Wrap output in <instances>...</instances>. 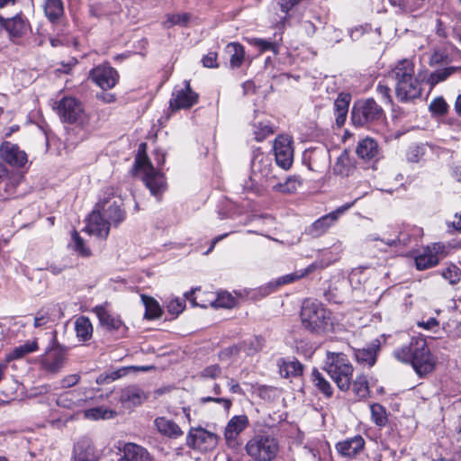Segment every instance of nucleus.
<instances>
[{
	"label": "nucleus",
	"instance_id": "obj_54",
	"mask_svg": "<svg viewBox=\"0 0 461 461\" xmlns=\"http://www.w3.org/2000/svg\"><path fill=\"white\" fill-rule=\"evenodd\" d=\"M448 105L443 97L435 98L429 104V111L436 115H444L447 112Z\"/></svg>",
	"mask_w": 461,
	"mask_h": 461
},
{
	"label": "nucleus",
	"instance_id": "obj_59",
	"mask_svg": "<svg viewBox=\"0 0 461 461\" xmlns=\"http://www.w3.org/2000/svg\"><path fill=\"white\" fill-rule=\"evenodd\" d=\"M50 321V313L47 311L41 310L35 315L33 325L35 328H41L46 326Z\"/></svg>",
	"mask_w": 461,
	"mask_h": 461
},
{
	"label": "nucleus",
	"instance_id": "obj_11",
	"mask_svg": "<svg viewBox=\"0 0 461 461\" xmlns=\"http://www.w3.org/2000/svg\"><path fill=\"white\" fill-rule=\"evenodd\" d=\"M66 359V348L54 339L52 346L40 357L39 361L45 372L57 374L64 367Z\"/></svg>",
	"mask_w": 461,
	"mask_h": 461
},
{
	"label": "nucleus",
	"instance_id": "obj_48",
	"mask_svg": "<svg viewBox=\"0 0 461 461\" xmlns=\"http://www.w3.org/2000/svg\"><path fill=\"white\" fill-rule=\"evenodd\" d=\"M300 185V182L295 177H289L285 183L276 182L273 190L281 193H293Z\"/></svg>",
	"mask_w": 461,
	"mask_h": 461
},
{
	"label": "nucleus",
	"instance_id": "obj_24",
	"mask_svg": "<svg viewBox=\"0 0 461 461\" xmlns=\"http://www.w3.org/2000/svg\"><path fill=\"white\" fill-rule=\"evenodd\" d=\"M154 425L161 435L169 438H178L184 434L181 428L175 421L166 417L156 418Z\"/></svg>",
	"mask_w": 461,
	"mask_h": 461
},
{
	"label": "nucleus",
	"instance_id": "obj_31",
	"mask_svg": "<svg viewBox=\"0 0 461 461\" xmlns=\"http://www.w3.org/2000/svg\"><path fill=\"white\" fill-rule=\"evenodd\" d=\"M39 349L37 339L28 340L24 344L15 347L7 356L6 362L20 359L26 355L33 353Z\"/></svg>",
	"mask_w": 461,
	"mask_h": 461
},
{
	"label": "nucleus",
	"instance_id": "obj_56",
	"mask_svg": "<svg viewBox=\"0 0 461 461\" xmlns=\"http://www.w3.org/2000/svg\"><path fill=\"white\" fill-rule=\"evenodd\" d=\"M200 402L202 404H205L207 402H215L222 406L224 411L226 413H229L231 406H232V401L230 399L222 398V397H202L200 399Z\"/></svg>",
	"mask_w": 461,
	"mask_h": 461
},
{
	"label": "nucleus",
	"instance_id": "obj_1",
	"mask_svg": "<svg viewBox=\"0 0 461 461\" xmlns=\"http://www.w3.org/2000/svg\"><path fill=\"white\" fill-rule=\"evenodd\" d=\"M389 77L394 80L395 94L400 101L413 100L421 95V82L415 76L411 60L404 59L398 61L389 72Z\"/></svg>",
	"mask_w": 461,
	"mask_h": 461
},
{
	"label": "nucleus",
	"instance_id": "obj_46",
	"mask_svg": "<svg viewBox=\"0 0 461 461\" xmlns=\"http://www.w3.org/2000/svg\"><path fill=\"white\" fill-rule=\"evenodd\" d=\"M314 268H315V266L312 264V265L308 266L304 269L296 271L292 274L285 275L277 280V285L289 284V283H293L296 280H299V279L303 278V276H305L306 275H308L309 273L312 272Z\"/></svg>",
	"mask_w": 461,
	"mask_h": 461
},
{
	"label": "nucleus",
	"instance_id": "obj_13",
	"mask_svg": "<svg viewBox=\"0 0 461 461\" xmlns=\"http://www.w3.org/2000/svg\"><path fill=\"white\" fill-rule=\"evenodd\" d=\"M0 26L5 29L9 40L18 44L31 30V24L26 17L19 14L12 18L0 15Z\"/></svg>",
	"mask_w": 461,
	"mask_h": 461
},
{
	"label": "nucleus",
	"instance_id": "obj_26",
	"mask_svg": "<svg viewBox=\"0 0 461 461\" xmlns=\"http://www.w3.org/2000/svg\"><path fill=\"white\" fill-rule=\"evenodd\" d=\"M249 180L251 182V187L254 188L257 193L269 188L273 190L276 183L277 182L273 166L262 172V176L260 175L257 177H249Z\"/></svg>",
	"mask_w": 461,
	"mask_h": 461
},
{
	"label": "nucleus",
	"instance_id": "obj_41",
	"mask_svg": "<svg viewBox=\"0 0 461 461\" xmlns=\"http://www.w3.org/2000/svg\"><path fill=\"white\" fill-rule=\"evenodd\" d=\"M252 132L257 141H263L274 133V130L268 122H257L252 125Z\"/></svg>",
	"mask_w": 461,
	"mask_h": 461
},
{
	"label": "nucleus",
	"instance_id": "obj_18",
	"mask_svg": "<svg viewBox=\"0 0 461 461\" xmlns=\"http://www.w3.org/2000/svg\"><path fill=\"white\" fill-rule=\"evenodd\" d=\"M90 77L98 86L106 90L116 85L119 76L113 68L101 65L91 70Z\"/></svg>",
	"mask_w": 461,
	"mask_h": 461
},
{
	"label": "nucleus",
	"instance_id": "obj_51",
	"mask_svg": "<svg viewBox=\"0 0 461 461\" xmlns=\"http://www.w3.org/2000/svg\"><path fill=\"white\" fill-rule=\"evenodd\" d=\"M249 42L251 45L258 48L261 52L267 51V50H271V51L276 53V51H277L276 45L272 41L263 40V39H259V38H252L249 41Z\"/></svg>",
	"mask_w": 461,
	"mask_h": 461
},
{
	"label": "nucleus",
	"instance_id": "obj_15",
	"mask_svg": "<svg viewBox=\"0 0 461 461\" xmlns=\"http://www.w3.org/2000/svg\"><path fill=\"white\" fill-rule=\"evenodd\" d=\"M359 199L357 197L353 202L337 208L335 211L319 218L310 227L309 233L312 237H320L323 235L354 203Z\"/></svg>",
	"mask_w": 461,
	"mask_h": 461
},
{
	"label": "nucleus",
	"instance_id": "obj_37",
	"mask_svg": "<svg viewBox=\"0 0 461 461\" xmlns=\"http://www.w3.org/2000/svg\"><path fill=\"white\" fill-rule=\"evenodd\" d=\"M230 54V64L232 68H240L244 60L245 50L241 44L237 42L229 43L226 47Z\"/></svg>",
	"mask_w": 461,
	"mask_h": 461
},
{
	"label": "nucleus",
	"instance_id": "obj_9",
	"mask_svg": "<svg viewBox=\"0 0 461 461\" xmlns=\"http://www.w3.org/2000/svg\"><path fill=\"white\" fill-rule=\"evenodd\" d=\"M384 111L373 99L357 102L351 113V121L355 126L363 127L381 120Z\"/></svg>",
	"mask_w": 461,
	"mask_h": 461
},
{
	"label": "nucleus",
	"instance_id": "obj_17",
	"mask_svg": "<svg viewBox=\"0 0 461 461\" xmlns=\"http://www.w3.org/2000/svg\"><path fill=\"white\" fill-rule=\"evenodd\" d=\"M426 339L422 336L412 337L408 344L393 351L395 358L402 363L411 364L421 350H425Z\"/></svg>",
	"mask_w": 461,
	"mask_h": 461
},
{
	"label": "nucleus",
	"instance_id": "obj_60",
	"mask_svg": "<svg viewBox=\"0 0 461 461\" xmlns=\"http://www.w3.org/2000/svg\"><path fill=\"white\" fill-rule=\"evenodd\" d=\"M221 374V368L218 365H212L201 372L202 378L215 379Z\"/></svg>",
	"mask_w": 461,
	"mask_h": 461
},
{
	"label": "nucleus",
	"instance_id": "obj_4",
	"mask_svg": "<svg viewBox=\"0 0 461 461\" xmlns=\"http://www.w3.org/2000/svg\"><path fill=\"white\" fill-rule=\"evenodd\" d=\"M245 451L254 461H272L277 456L279 444L274 436L261 432L247 441Z\"/></svg>",
	"mask_w": 461,
	"mask_h": 461
},
{
	"label": "nucleus",
	"instance_id": "obj_55",
	"mask_svg": "<svg viewBox=\"0 0 461 461\" xmlns=\"http://www.w3.org/2000/svg\"><path fill=\"white\" fill-rule=\"evenodd\" d=\"M74 453V461H95L93 450L89 447L86 449H82V447L77 445L75 447Z\"/></svg>",
	"mask_w": 461,
	"mask_h": 461
},
{
	"label": "nucleus",
	"instance_id": "obj_34",
	"mask_svg": "<svg viewBox=\"0 0 461 461\" xmlns=\"http://www.w3.org/2000/svg\"><path fill=\"white\" fill-rule=\"evenodd\" d=\"M278 366L280 375L285 378L298 376L303 373V366L296 359H283Z\"/></svg>",
	"mask_w": 461,
	"mask_h": 461
},
{
	"label": "nucleus",
	"instance_id": "obj_5",
	"mask_svg": "<svg viewBox=\"0 0 461 461\" xmlns=\"http://www.w3.org/2000/svg\"><path fill=\"white\" fill-rule=\"evenodd\" d=\"M136 175H140L145 185L154 196H159L166 190L164 176L156 171L145 153L137 155L134 162Z\"/></svg>",
	"mask_w": 461,
	"mask_h": 461
},
{
	"label": "nucleus",
	"instance_id": "obj_3",
	"mask_svg": "<svg viewBox=\"0 0 461 461\" xmlns=\"http://www.w3.org/2000/svg\"><path fill=\"white\" fill-rule=\"evenodd\" d=\"M301 319L304 328L312 332L329 330L332 325L330 312L315 300L303 301Z\"/></svg>",
	"mask_w": 461,
	"mask_h": 461
},
{
	"label": "nucleus",
	"instance_id": "obj_16",
	"mask_svg": "<svg viewBox=\"0 0 461 461\" xmlns=\"http://www.w3.org/2000/svg\"><path fill=\"white\" fill-rule=\"evenodd\" d=\"M293 140L290 136L280 135L274 142V152L276 164L283 169H288L294 161Z\"/></svg>",
	"mask_w": 461,
	"mask_h": 461
},
{
	"label": "nucleus",
	"instance_id": "obj_38",
	"mask_svg": "<svg viewBox=\"0 0 461 461\" xmlns=\"http://www.w3.org/2000/svg\"><path fill=\"white\" fill-rule=\"evenodd\" d=\"M141 299L145 305V317L147 319L154 320L161 316L162 310L158 303L154 298L142 295Z\"/></svg>",
	"mask_w": 461,
	"mask_h": 461
},
{
	"label": "nucleus",
	"instance_id": "obj_40",
	"mask_svg": "<svg viewBox=\"0 0 461 461\" xmlns=\"http://www.w3.org/2000/svg\"><path fill=\"white\" fill-rule=\"evenodd\" d=\"M312 380L314 385L326 396L330 397L333 393V388L329 381H327L322 374L314 369L312 373Z\"/></svg>",
	"mask_w": 461,
	"mask_h": 461
},
{
	"label": "nucleus",
	"instance_id": "obj_10",
	"mask_svg": "<svg viewBox=\"0 0 461 461\" xmlns=\"http://www.w3.org/2000/svg\"><path fill=\"white\" fill-rule=\"evenodd\" d=\"M219 442V436L202 427L190 428L186 435V446L201 452L213 450Z\"/></svg>",
	"mask_w": 461,
	"mask_h": 461
},
{
	"label": "nucleus",
	"instance_id": "obj_8",
	"mask_svg": "<svg viewBox=\"0 0 461 461\" xmlns=\"http://www.w3.org/2000/svg\"><path fill=\"white\" fill-rule=\"evenodd\" d=\"M185 298L193 306L207 308L211 305L214 308H232L236 304V299L228 292H221L215 296L212 293H201L199 288L185 294Z\"/></svg>",
	"mask_w": 461,
	"mask_h": 461
},
{
	"label": "nucleus",
	"instance_id": "obj_30",
	"mask_svg": "<svg viewBox=\"0 0 461 461\" xmlns=\"http://www.w3.org/2000/svg\"><path fill=\"white\" fill-rule=\"evenodd\" d=\"M379 346H371L366 348L355 350L356 361L364 366L372 367L376 362V355Z\"/></svg>",
	"mask_w": 461,
	"mask_h": 461
},
{
	"label": "nucleus",
	"instance_id": "obj_52",
	"mask_svg": "<svg viewBox=\"0 0 461 461\" xmlns=\"http://www.w3.org/2000/svg\"><path fill=\"white\" fill-rule=\"evenodd\" d=\"M185 308V300L181 298H172L167 304V312L175 316L179 315Z\"/></svg>",
	"mask_w": 461,
	"mask_h": 461
},
{
	"label": "nucleus",
	"instance_id": "obj_64",
	"mask_svg": "<svg viewBox=\"0 0 461 461\" xmlns=\"http://www.w3.org/2000/svg\"><path fill=\"white\" fill-rule=\"evenodd\" d=\"M228 386L230 388V391L233 393H242V390L240 386V384L234 380L230 379L228 382Z\"/></svg>",
	"mask_w": 461,
	"mask_h": 461
},
{
	"label": "nucleus",
	"instance_id": "obj_32",
	"mask_svg": "<svg viewBox=\"0 0 461 461\" xmlns=\"http://www.w3.org/2000/svg\"><path fill=\"white\" fill-rule=\"evenodd\" d=\"M75 331L80 341H86L92 338L93 326L87 317L80 316L75 321Z\"/></svg>",
	"mask_w": 461,
	"mask_h": 461
},
{
	"label": "nucleus",
	"instance_id": "obj_36",
	"mask_svg": "<svg viewBox=\"0 0 461 461\" xmlns=\"http://www.w3.org/2000/svg\"><path fill=\"white\" fill-rule=\"evenodd\" d=\"M378 152L377 143L371 138L362 140L357 147V154L365 159H370Z\"/></svg>",
	"mask_w": 461,
	"mask_h": 461
},
{
	"label": "nucleus",
	"instance_id": "obj_62",
	"mask_svg": "<svg viewBox=\"0 0 461 461\" xmlns=\"http://www.w3.org/2000/svg\"><path fill=\"white\" fill-rule=\"evenodd\" d=\"M203 64L206 68H217V53L211 51L203 59Z\"/></svg>",
	"mask_w": 461,
	"mask_h": 461
},
{
	"label": "nucleus",
	"instance_id": "obj_43",
	"mask_svg": "<svg viewBox=\"0 0 461 461\" xmlns=\"http://www.w3.org/2000/svg\"><path fill=\"white\" fill-rule=\"evenodd\" d=\"M372 420L379 427H384L388 421L386 410L379 403H373L370 406Z\"/></svg>",
	"mask_w": 461,
	"mask_h": 461
},
{
	"label": "nucleus",
	"instance_id": "obj_21",
	"mask_svg": "<svg viewBox=\"0 0 461 461\" xmlns=\"http://www.w3.org/2000/svg\"><path fill=\"white\" fill-rule=\"evenodd\" d=\"M249 425L247 415H235L227 423L224 429V438L228 446L235 443L238 436Z\"/></svg>",
	"mask_w": 461,
	"mask_h": 461
},
{
	"label": "nucleus",
	"instance_id": "obj_22",
	"mask_svg": "<svg viewBox=\"0 0 461 461\" xmlns=\"http://www.w3.org/2000/svg\"><path fill=\"white\" fill-rule=\"evenodd\" d=\"M436 358L431 354L428 344L425 346V350H421L414 360L411 363L414 371L420 377H423L431 373L436 366Z\"/></svg>",
	"mask_w": 461,
	"mask_h": 461
},
{
	"label": "nucleus",
	"instance_id": "obj_28",
	"mask_svg": "<svg viewBox=\"0 0 461 461\" xmlns=\"http://www.w3.org/2000/svg\"><path fill=\"white\" fill-rule=\"evenodd\" d=\"M102 326L107 330H118L122 326V321L111 314L105 305H97L93 309Z\"/></svg>",
	"mask_w": 461,
	"mask_h": 461
},
{
	"label": "nucleus",
	"instance_id": "obj_42",
	"mask_svg": "<svg viewBox=\"0 0 461 461\" xmlns=\"http://www.w3.org/2000/svg\"><path fill=\"white\" fill-rule=\"evenodd\" d=\"M460 69V67H448L442 69H438L429 75L428 78V83L431 86H434L439 82L446 80L448 77H450L452 74Z\"/></svg>",
	"mask_w": 461,
	"mask_h": 461
},
{
	"label": "nucleus",
	"instance_id": "obj_20",
	"mask_svg": "<svg viewBox=\"0 0 461 461\" xmlns=\"http://www.w3.org/2000/svg\"><path fill=\"white\" fill-rule=\"evenodd\" d=\"M112 223L104 219L100 211L95 210L89 216L86 230L96 237L106 239Z\"/></svg>",
	"mask_w": 461,
	"mask_h": 461
},
{
	"label": "nucleus",
	"instance_id": "obj_19",
	"mask_svg": "<svg viewBox=\"0 0 461 461\" xmlns=\"http://www.w3.org/2000/svg\"><path fill=\"white\" fill-rule=\"evenodd\" d=\"M0 156L6 163L14 167H23L27 162L26 153L10 141L2 143Z\"/></svg>",
	"mask_w": 461,
	"mask_h": 461
},
{
	"label": "nucleus",
	"instance_id": "obj_58",
	"mask_svg": "<svg viewBox=\"0 0 461 461\" xmlns=\"http://www.w3.org/2000/svg\"><path fill=\"white\" fill-rule=\"evenodd\" d=\"M450 59L448 55L446 53L444 50H441L439 48L434 50L429 59L430 65H440L444 63H448Z\"/></svg>",
	"mask_w": 461,
	"mask_h": 461
},
{
	"label": "nucleus",
	"instance_id": "obj_44",
	"mask_svg": "<svg viewBox=\"0 0 461 461\" xmlns=\"http://www.w3.org/2000/svg\"><path fill=\"white\" fill-rule=\"evenodd\" d=\"M116 412L104 407H95L88 409L85 411V417L91 420L111 419L115 416Z\"/></svg>",
	"mask_w": 461,
	"mask_h": 461
},
{
	"label": "nucleus",
	"instance_id": "obj_29",
	"mask_svg": "<svg viewBox=\"0 0 461 461\" xmlns=\"http://www.w3.org/2000/svg\"><path fill=\"white\" fill-rule=\"evenodd\" d=\"M354 163L349 156V153L344 150L338 158L332 167L334 175L339 176H348L354 170Z\"/></svg>",
	"mask_w": 461,
	"mask_h": 461
},
{
	"label": "nucleus",
	"instance_id": "obj_25",
	"mask_svg": "<svg viewBox=\"0 0 461 461\" xmlns=\"http://www.w3.org/2000/svg\"><path fill=\"white\" fill-rule=\"evenodd\" d=\"M365 440L361 436H356L351 438L339 442L336 446L339 454L344 456L353 457L357 456L364 447Z\"/></svg>",
	"mask_w": 461,
	"mask_h": 461
},
{
	"label": "nucleus",
	"instance_id": "obj_39",
	"mask_svg": "<svg viewBox=\"0 0 461 461\" xmlns=\"http://www.w3.org/2000/svg\"><path fill=\"white\" fill-rule=\"evenodd\" d=\"M351 386L353 393L359 399H364L368 396L369 386L365 375H358L353 382L351 381Z\"/></svg>",
	"mask_w": 461,
	"mask_h": 461
},
{
	"label": "nucleus",
	"instance_id": "obj_35",
	"mask_svg": "<svg viewBox=\"0 0 461 461\" xmlns=\"http://www.w3.org/2000/svg\"><path fill=\"white\" fill-rule=\"evenodd\" d=\"M44 13L51 23L57 22L64 14L62 0H45Z\"/></svg>",
	"mask_w": 461,
	"mask_h": 461
},
{
	"label": "nucleus",
	"instance_id": "obj_7",
	"mask_svg": "<svg viewBox=\"0 0 461 461\" xmlns=\"http://www.w3.org/2000/svg\"><path fill=\"white\" fill-rule=\"evenodd\" d=\"M57 112L65 122L73 123L82 128L89 122V117L85 112L82 103L75 97H62L57 104Z\"/></svg>",
	"mask_w": 461,
	"mask_h": 461
},
{
	"label": "nucleus",
	"instance_id": "obj_63",
	"mask_svg": "<svg viewBox=\"0 0 461 461\" xmlns=\"http://www.w3.org/2000/svg\"><path fill=\"white\" fill-rule=\"evenodd\" d=\"M297 0H278L277 4L280 6V9L284 13H288L292 7L298 4Z\"/></svg>",
	"mask_w": 461,
	"mask_h": 461
},
{
	"label": "nucleus",
	"instance_id": "obj_6",
	"mask_svg": "<svg viewBox=\"0 0 461 461\" xmlns=\"http://www.w3.org/2000/svg\"><path fill=\"white\" fill-rule=\"evenodd\" d=\"M96 211H100L113 225L118 226L125 219L123 200L117 194L115 188L106 187L96 204Z\"/></svg>",
	"mask_w": 461,
	"mask_h": 461
},
{
	"label": "nucleus",
	"instance_id": "obj_14",
	"mask_svg": "<svg viewBox=\"0 0 461 461\" xmlns=\"http://www.w3.org/2000/svg\"><path fill=\"white\" fill-rule=\"evenodd\" d=\"M199 95L190 86L188 81L184 82L183 86L175 87L169 101L173 111L189 109L198 102Z\"/></svg>",
	"mask_w": 461,
	"mask_h": 461
},
{
	"label": "nucleus",
	"instance_id": "obj_57",
	"mask_svg": "<svg viewBox=\"0 0 461 461\" xmlns=\"http://www.w3.org/2000/svg\"><path fill=\"white\" fill-rule=\"evenodd\" d=\"M350 102V95L348 94H340L334 102L336 113H348Z\"/></svg>",
	"mask_w": 461,
	"mask_h": 461
},
{
	"label": "nucleus",
	"instance_id": "obj_49",
	"mask_svg": "<svg viewBox=\"0 0 461 461\" xmlns=\"http://www.w3.org/2000/svg\"><path fill=\"white\" fill-rule=\"evenodd\" d=\"M72 248L82 257H89L91 255L90 249L85 245L83 239L77 231L72 233Z\"/></svg>",
	"mask_w": 461,
	"mask_h": 461
},
{
	"label": "nucleus",
	"instance_id": "obj_33",
	"mask_svg": "<svg viewBox=\"0 0 461 461\" xmlns=\"http://www.w3.org/2000/svg\"><path fill=\"white\" fill-rule=\"evenodd\" d=\"M271 166L272 161L267 155L262 152L255 153L251 163L250 177H257L260 175L262 176V172L266 171L267 168H270Z\"/></svg>",
	"mask_w": 461,
	"mask_h": 461
},
{
	"label": "nucleus",
	"instance_id": "obj_27",
	"mask_svg": "<svg viewBox=\"0 0 461 461\" xmlns=\"http://www.w3.org/2000/svg\"><path fill=\"white\" fill-rule=\"evenodd\" d=\"M118 461H150V456L143 447L127 443L123 447V456Z\"/></svg>",
	"mask_w": 461,
	"mask_h": 461
},
{
	"label": "nucleus",
	"instance_id": "obj_45",
	"mask_svg": "<svg viewBox=\"0 0 461 461\" xmlns=\"http://www.w3.org/2000/svg\"><path fill=\"white\" fill-rule=\"evenodd\" d=\"M368 242H375L374 244L375 247H377L381 251H387V247H396L399 243L402 242L400 236H396L394 239H387L382 240L379 239L375 234H370L367 236Z\"/></svg>",
	"mask_w": 461,
	"mask_h": 461
},
{
	"label": "nucleus",
	"instance_id": "obj_53",
	"mask_svg": "<svg viewBox=\"0 0 461 461\" xmlns=\"http://www.w3.org/2000/svg\"><path fill=\"white\" fill-rule=\"evenodd\" d=\"M245 351L248 355H254L260 351L264 346V340L260 337H255L244 342Z\"/></svg>",
	"mask_w": 461,
	"mask_h": 461
},
{
	"label": "nucleus",
	"instance_id": "obj_12",
	"mask_svg": "<svg viewBox=\"0 0 461 461\" xmlns=\"http://www.w3.org/2000/svg\"><path fill=\"white\" fill-rule=\"evenodd\" d=\"M447 256L446 247L441 242L428 245L415 256V266L418 270H426L436 267Z\"/></svg>",
	"mask_w": 461,
	"mask_h": 461
},
{
	"label": "nucleus",
	"instance_id": "obj_47",
	"mask_svg": "<svg viewBox=\"0 0 461 461\" xmlns=\"http://www.w3.org/2000/svg\"><path fill=\"white\" fill-rule=\"evenodd\" d=\"M190 21V14H176L167 15V20L164 22V27L171 28L174 25L186 26Z\"/></svg>",
	"mask_w": 461,
	"mask_h": 461
},
{
	"label": "nucleus",
	"instance_id": "obj_61",
	"mask_svg": "<svg viewBox=\"0 0 461 461\" xmlns=\"http://www.w3.org/2000/svg\"><path fill=\"white\" fill-rule=\"evenodd\" d=\"M80 375L77 374H72L65 376L60 381L61 388H69L74 386L79 382Z\"/></svg>",
	"mask_w": 461,
	"mask_h": 461
},
{
	"label": "nucleus",
	"instance_id": "obj_50",
	"mask_svg": "<svg viewBox=\"0 0 461 461\" xmlns=\"http://www.w3.org/2000/svg\"><path fill=\"white\" fill-rule=\"evenodd\" d=\"M441 276L451 285H455L458 283L461 278V271L456 265H450L442 270Z\"/></svg>",
	"mask_w": 461,
	"mask_h": 461
},
{
	"label": "nucleus",
	"instance_id": "obj_23",
	"mask_svg": "<svg viewBox=\"0 0 461 461\" xmlns=\"http://www.w3.org/2000/svg\"><path fill=\"white\" fill-rule=\"evenodd\" d=\"M148 399V394L140 387L131 385L122 390L120 402L126 408L140 405Z\"/></svg>",
	"mask_w": 461,
	"mask_h": 461
},
{
	"label": "nucleus",
	"instance_id": "obj_2",
	"mask_svg": "<svg viewBox=\"0 0 461 461\" xmlns=\"http://www.w3.org/2000/svg\"><path fill=\"white\" fill-rule=\"evenodd\" d=\"M324 370L340 391L350 389L354 368L345 354L327 352Z\"/></svg>",
	"mask_w": 461,
	"mask_h": 461
}]
</instances>
